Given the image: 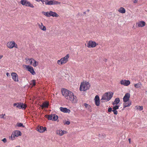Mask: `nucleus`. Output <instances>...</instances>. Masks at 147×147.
Masks as SVG:
<instances>
[{
    "mask_svg": "<svg viewBox=\"0 0 147 147\" xmlns=\"http://www.w3.org/2000/svg\"><path fill=\"white\" fill-rule=\"evenodd\" d=\"M14 47H15L16 48H18V45H17L14 42Z\"/></svg>",
    "mask_w": 147,
    "mask_h": 147,
    "instance_id": "nucleus-46",
    "label": "nucleus"
},
{
    "mask_svg": "<svg viewBox=\"0 0 147 147\" xmlns=\"http://www.w3.org/2000/svg\"><path fill=\"white\" fill-rule=\"evenodd\" d=\"M121 85L124 86H127L130 84V81L129 80H122L120 81V82Z\"/></svg>",
    "mask_w": 147,
    "mask_h": 147,
    "instance_id": "nucleus-7",
    "label": "nucleus"
},
{
    "mask_svg": "<svg viewBox=\"0 0 147 147\" xmlns=\"http://www.w3.org/2000/svg\"><path fill=\"white\" fill-rule=\"evenodd\" d=\"M87 11L88 12H89V9H88L87 10Z\"/></svg>",
    "mask_w": 147,
    "mask_h": 147,
    "instance_id": "nucleus-56",
    "label": "nucleus"
},
{
    "mask_svg": "<svg viewBox=\"0 0 147 147\" xmlns=\"http://www.w3.org/2000/svg\"><path fill=\"white\" fill-rule=\"evenodd\" d=\"M112 108L109 107V108L108 109V112H111L112 111Z\"/></svg>",
    "mask_w": 147,
    "mask_h": 147,
    "instance_id": "nucleus-42",
    "label": "nucleus"
},
{
    "mask_svg": "<svg viewBox=\"0 0 147 147\" xmlns=\"http://www.w3.org/2000/svg\"><path fill=\"white\" fill-rule=\"evenodd\" d=\"M84 13H86V12H84Z\"/></svg>",
    "mask_w": 147,
    "mask_h": 147,
    "instance_id": "nucleus-58",
    "label": "nucleus"
},
{
    "mask_svg": "<svg viewBox=\"0 0 147 147\" xmlns=\"http://www.w3.org/2000/svg\"><path fill=\"white\" fill-rule=\"evenodd\" d=\"M14 41L10 42H8L7 44V47L10 49H11L14 47Z\"/></svg>",
    "mask_w": 147,
    "mask_h": 147,
    "instance_id": "nucleus-17",
    "label": "nucleus"
},
{
    "mask_svg": "<svg viewBox=\"0 0 147 147\" xmlns=\"http://www.w3.org/2000/svg\"><path fill=\"white\" fill-rule=\"evenodd\" d=\"M16 126L18 127H25V126L23 124L21 123L18 122L16 125Z\"/></svg>",
    "mask_w": 147,
    "mask_h": 147,
    "instance_id": "nucleus-28",
    "label": "nucleus"
},
{
    "mask_svg": "<svg viewBox=\"0 0 147 147\" xmlns=\"http://www.w3.org/2000/svg\"><path fill=\"white\" fill-rule=\"evenodd\" d=\"M11 76L13 79L16 82L18 81V76L17 74L15 72H13L11 73Z\"/></svg>",
    "mask_w": 147,
    "mask_h": 147,
    "instance_id": "nucleus-12",
    "label": "nucleus"
},
{
    "mask_svg": "<svg viewBox=\"0 0 147 147\" xmlns=\"http://www.w3.org/2000/svg\"><path fill=\"white\" fill-rule=\"evenodd\" d=\"M121 13H123L125 12V9L123 7H121L118 10Z\"/></svg>",
    "mask_w": 147,
    "mask_h": 147,
    "instance_id": "nucleus-25",
    "label": "nucleus"
},
{
    "mask_svg": "<svg viewBox=\"0 0 147 147\" xmlns=\"http://www.w3.org/2000/svg\"><path fill=\"white\" fill-rule=\"evenodd\" d=\"M32 86H35L36 85V80H33L32 81Z\"/></svg>",
    "mask_w": 147,
    "mask_h": 147,
    "instance_id": "nucleus-38",
    "label": "nucleus"
},
{
    "mask_svg": "<svg viewBox=\"0 0 147 147\" xmlns=\"http://www.w3.org/2000/svg\"><path fill=\"white\" fill-rule=\"evenodd\" d=\"M61 62V61H60V60H59L57 61V63L59 64H60V63Z\"/></svg>",
    "mask_w": 147,
    "mask_h": 147,
    "instance_id": "nucleus-49",
    "label": "nucleus"
},
{
    "mask_svg": "<svg viewBox=\"0 0 147 147\" xmlns=\"http://www.w3.org/2000/svg\"><path fill=\"white\" fill-rule=\"evenodd\" d=\"M119 105H116V106L113 107V109L117 110L119 109Z\"/></svg>",
    "mask_w": 147,
    "mask_h": 147,
    "instance_id": "nucleus-35",
    "label": "nucleus"
},
{
    "mask_svg": "<svg viewBox=\"0 0 147 147\" xmlns=\"http://www.w3.org/2000/svg\"><path fill=\"white\" fill-rule=\"evenodd\" d=\"M138 3V0H134V3Z\"/></svg>",
    "mask_w": 147,
    "mask_h": 147,
    "instance_id": "nucleus-47",
    "label": "nucleus"
},
{
    "mask_svg": "<svg viewBox=\"0 0 147 147\" xmlns=\"http://www.w3.org/2000/svg\"><path fill=\"white\" fill-rule=\"evenodd\" d=\"M131 102H125L123 103V110H124V109L127 107H129L131 105Z\"/></svg>",
    "mask_w": 147,
    "mask_h": 147,
    "instance_id": "nucleus-21",
    "label": "nucleus"
},
{
    "mask_svg": "<svg viewBox=\"0 0 147 147\" xmlns=\"http://www.w3.org/2000/svg\"><path fill=\"white\" fill-rule=\"evenodd\" d=\"M39 26V28L41 29L43 31H45L46 30V27L42 25V23H41L40 25L39 24H38Z\"/></svg>",
    "mask_w": 147,
    "mask_h": 147,
    "instance_id": "nucleus-23",
    "label": "nucleus"
},
{
    "mask_svg": "<svg viewBox=\"0 0 147 147\" xmlns=\"http://www.w3.org/2000/svg\"><path fill=\"white\" fill-rule=\"evenodd\" d=\"M19 103V102H17V103H14L13 105V106H17V105H18Z\"/></svg>",
    "mask_w": 147,
    "mask_h": 147,
    "instance_id": "nucleus-45",
    "label": "nucleus"
},
{
    "mask_svg": "<svg viewBox=\"0 0 147 147\" xmlns=\"http://www.w3.org/2000/svg\"><path fill=\"white\" fill-rule=\"evenodd\" d=\"M20 3L23 5L30 7L32 8L34 7L33 5L26 0H21L20 1Z\"/></svg>",
    "mask_w": 147,
    "mask_h": 147,
    "instance_id": "nucleus-4",
    "label": "nucleus"
},
{
    "mask_svg": "<svg viewBox=\"0 0 147 147\" xmlns=\"http://www.w3.org/2000/svg\"><path fill=\"white\" fill-rule=\"evenodd\" d=\"M57 134H59L60 136H62L64 134L67 133V132L66 131H63L62 130H58L56 131Z\"/></svg>",
    "mask_w": 147,
    "mask_h": 147,
    "instance_id": "nucleus-16",
    "label": "nucleus"
},
{
    "mask_svg": "<svg viewBox=\"0 0 147 147\" xmlns=\"http://www.w3.org/2000/svg\"><path fill=\"white\" fill-rule=\"evenodd\" d=\"M42 13L45 16L47 17H50V15L49 12H44L43 11L42 12Z\"/></svg>",
    "mask_w": 147,
    "mask_h": 147,
    "instance_id": "nucleus-29",
    "label": "nucleus"
},
{
    "mask_svg": "<svg viewBox=\"0 0 147 147\" xmlns=\"http://www.w3.org/2000/svg\"><path fill=\"white\" fill-rule=\"evenodd\" d=\"M49 103L47 102H45L42 103V104L40 105V107L42 109L43 108H48L49 106Z\"/></svg>",
    "mask_w": 147,
    "mask_h": 147,
    "instance_id": "nucleus-19",
    "label": "nucleus"
},
{
    "mask_svg": "<svg viewBox=\"0 0 147 147\" xmlns=\"http://www.w3.org/2000/svg\"><path fill=\"white\" fill-rule=\"evenodd\" d=\"M61 91L62 95L66 99L73 101H76V97L74 96L73 93L71 91L64 88L62 89Z\"/></svg>",
    "mask_w": 147,
    "mask_h": 147,
    "instance_id": "nucleus-1",
    "label": "nucleus"
},
{
    "mask_svg": "<svg viewBox=\"0 0 147 147\" xmlns=\"http://www.w3.org/2000/svg\"><path fill=\"white\" fill-rule=\"evenodd\" d=\"M6 74L7 76L8 77L9 75V73L8 72H7L6 73Z\"/></svg>",
    "mask_w": 147,
    "mask_h": 147,
    "instance_id": "nucleus-50",
    "label": "nucleus"
},
{
    "mask_svg": "<svg viewBox=\"0 0 147 147\" xmlns=\"http://www.w3.org/2000/svg\"><path fill=\"white\" fill-rule=\"evenodd\" d=\"M134 86L136 88H141L142 86V84L140 82H139L137 84H135Z\"/></svg>",
    "mask_w": 147,
    "mask_h": 147,
    "instance_id": "nucleus-22",
    "label": "nucleus"
},
{
    "mask_svg": "<svg viewBox=\"0 0 147 147\" xmlns=\"http://www.w3.org/2000/svg\"><path fill=\"white\" fill-rule=\"evenodd\" d=\"M146 23L144 21H141L138 22L136 23V25H138V27H143L145 25Z\"/></svg>",
    "mask_w": 147,
    "mask_h": 147,
    "instance_id": "nucleus-15",
    "label": "nucleus"
},
{
    "mask_svg": "<svg viewBox=\"0 0 147 147\" xmlns=\"http://www.w3.org/2000/svg\"><path fill=\"white\" fill-rule=\"evenodd\" d=\"M136 107H137V109L140 111L142 110L143 109V107L142 106H138V107L136 106Z\"/></svg>",
    "mask_w": 147,
    "mask_h": 147,
    "instance_id": "nucleus-36",
    "label": "nucleus"
},
{
    "mask_svg": "<svg viewBox=\"0 0 147 147\" xmlns=\"http://www.w3.org/2000/svg\"><path fill=\"white\" fill-rule=\"evenodd\" d=\"M60 111L65 113H69L71 111L69 109H68L66 108H64L61 107L60 108Z\"/></svg>",
    "mask_w": 147,
    "mask_h": 147,
    "instance_id": "nucleus-14",
    "label": "nucleus"
},
{
    "mask_svg": "<svg viewBox=\"0 0 147 147\" xmlns=\"http://www.w3.org/2000/svg\"><path fill=\"white\" fill-rule=\"evenodd\" d=\"M33 59H28V60H29L30 62V64H31L32 63V61H33Z\"/></svg>",
    "mask_w": 147,
    "mask_h": 147,
    "instance_id": "nucleus-39",
    "label": "nucleus"
},
{
    "mask_svg": "<svg viewBox=\"0 0 147 147\" xmlns=\"http://www.w3.org/2000/svg\"><path fill=\"white\" fill-rule=\"evenodd\" d=\"M46 129L47 128L45 127H43L42 126H39L37 128V130L40 133H43L45 130H46Z\"/></svg>",
    "mask_w": 147,
    "mask_h": 147,
    "instance_id": "nucleus-13",
    "label": "nucleus"
},
{
    "mask_svg": "<svg viewBox=\"0 0 147 147\" xmlns=\"http://www.w3.org/2000/svg\"><path fill=\"white\" fill-rule=\"evenodd\" d=\"M60 64L61 65L65 64L67 62L65 60H64L63 59V58L60 59Z\"/></svg>",
    "mask_w": 147,
    "mask_h": 147,
    "instance_id": "nucleus-31",
    "label": "nucleus"
},
{
    "mask_svg": "<svg viewBox=\"0 0 147 147\" xmlns=\"http://www.w3.org/2000/svg\"><path fill=\"white\" fill-rule=\"evenodd\" d=\"M48 2V0H45V4L46 5V3H47V2Z\"/></svg>",
    "mask_w": 147,
    "mask_h": 147,
    "instance_id": "nucleus-48",
    "label": "nucleus"
},
{
    "mask_svg": "<svg viewBox=\"0 0 147 147\" xmlns=\"http://www.w3.org/2000/svg\"><path fill=\"white\" fill-rule=\"evenodd\" d=\"M2 57H3V56H0V59H1Z\"/></svg>",
    "mask_w": 147,
    "mask_h": 147,
    "instance_id": "nucleus-55",
    "label": "nucleus"
},
{
    "mask_svg": "<svg viewBox=\"0 0 147 147\" xmlns=\"http://www.w3.org/2000/svg\"><path fill=\"white\" fill-rule=\"evenodd\" d=\"M100 100H95V103L97 106H99L100 105Z\"/></svg>",
    "mask_w": 147,
    "mask_h": 147,
    "instance_id": "nucleus-34",
    "label": "nucleus"
},
{
    "mask_svg": "<svg viewBox=\"0 0 147 147\" xmlns=\"http://www.w3.org/2000/svg\"><path fill=\"white\" fill-rule=\"evenodd\" d=\"M130 97V94L129 93H127L125 95L123 99L124 102H126L128 101Z\"/></svg>",
    "mask_w": 147,
    "mask_h": 147,
    "instance_id": "nucleus-8",
    "label": "nucleus"
},
{
    "mask_svg": "<svg viewBox=\"0 0 147 147\" xmlns=\"http://www.w3.org/2000/svg\"><path fill=\"white\" fill-rule=\"evenodd\" d=\"M52 121H56L58 119V116L56 114H53Z\"/></svg>",
    "mask_w": 147,
    "mask_h": 147,
    "instance_id": "nucleus-27",
    "label": "nucleus"
},
{
    "mask_svg": "<svg viewBox=\"0 0 147 147\" xmlns=\"http://www.w3.org/2000/svg\"><path fill=\"white\" fill-rule=\"evenodd\" d=\"M84 106L85 107V108H87L88 110H90L91 109V107L90 105L86 103H84Z\"/></svg>",
    "mask_w": 147,
    "mask_h": 147,
    "instance_id": "nucleus-26",
    "label": "nucleus"
},
{
    "mask_svg": "<svg viewBox=\"0 0 147 147\" xmlns=\"http://www.w3.org/2000/svg\"><path fill=\"white\" fill-rule=\"evenodd\" d=\"M86 88H87V90L90 87V84L88 82L85 83Z\"/></svg>",
    "mask_w": 147,
    "mask_h": 147,
    "instance_id": "nucleus-33",
    "label": "nucleus"
},
{
    "mask_svg": "<svg viewBox=\"0 0 147 147\" xmlns=\"http://www.w3.org/2000/svg\"><path fill=\"white\" fill-rule=\"evenodd\" d=\"M96 46V43L94 41H90L87 43V46L88 48H93Z\"/></svg>",
    "mask_w": 147,
    "mask_h": 147,
    "instance_id": "nucleus-6",
    "label": "nucleus"
},
{
    "mask_svg": "<svg viewBox=\"0 0 147 147\" xmlns=\"http://www.w3.org/2000/svg\"><path fill=\"white\" fill-rule=\"evenodd\" d=\"M107 61V59H104V61L106 62Z\"/></svg>",
    "mask_w": 147,
    "mask_h": 147,
    "instance_id": "nucleus-54",
    "label": "nucleus"
},
{
    "mask_svg": "<svg viewBox=\"0 0 147 147\" xmlns=\"http://www.w3.org/2000/svg\"><path fill=\"white\" fill-rule=\"evenodd\" d=\"M128 140H129V143L130 144L131 143V139L130 138H129L128 139Z\"/></svg>",
    "mask_w": 147,
    "mask_h": 147,
    "instance_id": "nucleus-51",
    "label": "nucleus"
},
{
    "mask_svg": "<svg viewBox=\"0 0 147 147\" xmlns=\"http://www.w3.org/2000/svg\"><path fill=\"white\" fill-rule=\"evenodd\" d=\"M27 107V105L21 102H19L18 105H17L16 107L19 109H25Z\"/></svg>",
    "mask_w": 147,
    "mask_h": 147,
    "instance_id": "nucleus-10",
    "label": "nucleus"
},
{
    "mask_svg": "<svg viewBox=\"0 0 147 147\" xmlns=\"http://www.w3.org/2000/svg\"><path fill=\"white\" fill-rule=\"evenodd\" d=\"M20 147V146H17L16 147Z\"/></svg>",
    "mask_w": 147,
    "mask_h": 147,
    "instance_id": "nucleus-57",
    "label": "nucleus"
},
{
    "mask_svg": "<svg viewBox=\"0 0 147 147\" xmlns=\"http://www.w3.org/2000/svg\"><path fill=\"white\" fill-rule=\"evenodd\" d=\"M36 1H38V2H39L40 1H42V0H36Z\"/></svg>",
    "mask_w": 147,
    "mask_h": 147,
    "instance_id": "nucleus-52",
    "label": "nucleus"
},
{
    "mask_svg": "<svg viewBox=\"0 0 147 147\" xmlns=\"http://www.w3.org/2000/svg\"><path fill=\"white\" fill-rule=\"evenodd\" d=\"M33 60L34 62V63L33 64V66L34 67L37 66L38 64V63L34 59H33Z\"/></svg>",
    "mask_w": 147,
    "mask_h": 147,
    "instance_id": "nucleus-30",
    "label": "nucleus"
},
{
    "mask_svg": "<svg viewBox=\"0 0 147 147\" xmlns=\"http://www.w3.org/2000/svg\"><path fill=\"white\" fill-rule=\"evenodd\" d=\"M46 3V5H57L59 4L60 3V2L56 1L55 0H50L49 1L48 0V2Z\"/></svg>",
    "mask_w": 147,
    "mask_h": 147,
    "instance_id": "nucleus-9",
    "label": "nucleus"
},
{
    "mask_svg": "<svg viewBox=\"0 0 147 147\" xmlns=\"http://www.w3.org/2000/svg\"><path fill=\"white\" fill-rule=\"evenodd\" d=\"M5 115V114H0V118L5 119V118L4 117V116Z\"/></svg>",
    "mask_w": 147,
    "mask_h": 147,
    "instance_id": "nucleus-41",
    "label": "nucleus"
},
{
    "mask_svg": "<svg viewBox=\"0 0 147 147\" xmlns=\"http://www.w3.org/2000/svg\"><path fill=\"white\" fill-rule=\"evenodd\" d=\"M27 70L30 72V73L33 75L35 74L33 68L31 66L29 65H25Z\"/></svg>",
    "mask_w": 147,
    "mask_h": 147,
    "instance_id": "nucleus-5",
    "label": "nucleus"
},
{
    "mask_svg": "<svg viewBox=\"0 0 147 147\" xmlns=\"http://www.w3.org/2000/svg\"><path fill=\"white\" fill-rule=\"evenodd\" d=\"M120 100L118 98H116L114 102H113L112 104L113 106H114L115 105H117L120 102Z\"/></svg>",
    "mask_w": 147,
    "mask_h": 147,
    "instance_id": "nucleus-20",
    "label": "nucleus"
},
{
    "mask_svg": "<svg viewBox=\"0 0 147 147\" xmlns=\"http://www.w3.org/2000/svg\"><path fill=\"white\" fill-rule=\"evenodd\" d=\"M113 93L112 92H107L105 93L102 96L101 99V102H102L103 100H105L106 101H108L110 100L112 97Z\"/></svg>",
    "mask_w": 147,
    "mask_h": 147,
    "instance_id": "nucleus-2",
    "label": "nucleus"
},
{
    "mask_svg": "<svg viewBox=\"0 0 147 147\" xmlns=\"http://www.w3.org/2000/svg\"><path fill=\"white\" fill-rule=\"evenodd\" d=\"M70 123V122L69 121H67L65 123H64V124H67V125H69Z\"/></svg>",
    "mask_w": 147,
    "mask_h": 147,
    "instance_id": "nucleus-43",
    "label": "nucleus"
},
{
    "mask_svg": "<svg viewBox=\"0 0 147 147\" xmlns=\"http://www.w3.org/2000/svg\"><path fill=\"white\" fill-rule=\"evenodd\" d=\"M50 15L51 16H52L53 17H58L59 16V15L55 12H53L52 11H49Z\"/></svg>",
    "mask_w": 147,
    "mask_h": 147,
    "instance_id": "nucleus-18",
    "label": "nucleus"
},
{
    "mask_svg": "<svg viewBox=\"0 0 147 147\" xmlns=\"http://www.w3.org/2000/svg\"><path fill=\"white\" fill-rule=\"evenodd\" d=\"M22 135V133L20 131L16 130L15 131L13 134L11 135V136L9 137V139H11L12 140L15 139V137H18L19 136H21Z\"/></svg>",
    "mask_w": 147,
    "mask_h": 147,
    "instance_id": "nucleus-3",
    "label": "nucleus"
},
{
    "mask_svg": "<svg viewBox=\"0 0 147 147\" xmlns=\"http://www.w3.org/2000/svg\"><path fill=\"white\" fill-rule=\"evenodd\" d=\"M100 100L99 97L98 95H96L95 96L94 100Z\"/></svg>",
    "mask_w": 147,
    "mask_h": 147,
    "instance_id": "nucleus-37",
    "label": "nucleus"
},
{
    "mask_svg": "<svg viewBox=\"0 0 147 147\" xmlns=\"http://www.w3.org/2000/svg\"><path fill=\"white\" fill-rule=\"evenodd\" d=\"M2 141H3L4 143H6L7 142V139L6 138H3L2 140Z\"/></svg>",
    "mask_w": 147,
    "mask_h": 147,
    "instance_id": "nucleus-44",
    "label": "nucleus"
},
{
    "mask_svg": "<svg viewBox=\"0 0 147 147\" xmlns=\"http://www.w3.org/2000/svg\"><path fill=\"white\" fill-rule=\"evenodd\" d=\"M69 57V54H67L66 56H65L63 58V59L64 60H65V61L67 62V61H68V59Z\"/></svg>",
    "mask_w": 147,
    "mask_h": 147,
    "instance_id": "nucleus-32",
    "label": "nucleus"
},
{
    "mask_svg": "<svg viewBox=\"0 0 147 147\" xmlns=\"http://www.w3.org/2000/svg\"><path fill=\"white\" fill-rule=\"evenodd\" d=\"M42 3L43 4H44L45 0H42Z\"/></svg>",
    "mask_w": 147,
    "mask_h": 147,
    "instance_id": "nucleus-53",
    "label": "nucleus"
},
{
    "mask_svg": "<svg viewBox=\"0 0 147 147\" xmlns=\"http://www.w3.org/2000/svg\"><path fill=\"white\" fill-rule=\"evenodd\" d=\"M45 117L47 118L49 120H52L53 119V114H51L49 115H46Z\"/></svg>",
    "mask_w": 147,
    "mask_h": 147,
    "instance_id": "nucleus-24",
    "label": "nucleus"
},
{
    "mask_svg": "<svg viewBox=\"0 0 147 147\" xmlns=\"http://www.w3.org/2000/svg\"><path fill=\"white\" fill-rule=\"evenodd\" d=\"M80 91H85L87 90L85 83H84V82L81 83L80 87Z\"/></svg>",
    "mask_w": 147,
    "mask_h": 147,
    "instance_id": "nucleus-11",
    "label": "nucleus"
},
{
    "mask_svg": "<svg viewBox=\"0 0 147 147\" xmlns=\"http://www.w3.org/2000/svg\"><path fill=\"white\" fill-rule=\"evenodd\" d=\"M112 111L113 112L114 114L115 115H116L117 114V111L116 110L113 109L112 110Z\"/></svg>",
    "mask_w": 147,
    "mask_h": 147,
    "instance_id": "nucleus-40",
    "label": "nucleus"
}]
</instances>
